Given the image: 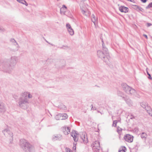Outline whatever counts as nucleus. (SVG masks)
<instances>
[{
	"mask_svg": "<svg viewBox=\"0 0 152 152\" xmlns=\"http://www.w3.org/2000/svg\"><path fill=\"white\" fill-rule=\"evenodd\" d=\"M5 107L4 104L2 103H0V112H4L5 111Z\"/></svg>",
	"mask_w": 152,
	"mask_h": 152,
	"instance_id": "obj_20",
	"label": "nucleus"
},
{
	"mask_svg": "<svg viewBox=\"0 0 152 152\" xmlns=\"http://www.w3.org/2000/svg\"><path fill=\"white\" fill-rule=\"evenodd\" d=\"M118 95L119 96L122 97L124 99H125L126 98L127 96L124 95L123 93L121 91H119L118 93Z\"/></svg>",
	"mask_w": 152,
	"mask_h": 152,
	"instance_id": "obj_21",
	"label": "nucleus"
},
{
	"mask_svg": "<svg viewBox=\"0 0 152 152\" xmlns=\"http://www.w3.org/2000/svg\"><path fill=\"white\" fill-rule=\"evenodd\" d=\"M59 65L60 66L63 67L65 66L66 64V62L64 60H61L59 61Z\"/></svg>",
	"mask_w": 152,
	"mask_h": 152,
	"instance_id": "obj_22",
	"label": "nucleus"
},
{
	"mask_svg": "<svg viewBox=\"0 0 152 152\" xmlns=\"http://www.w3.org/2000/svg\"><path fill=\"white\" fill-rule=\"evenodd\" d=\"M10 42L13 44L18 49L19 48V45L17 42L14 39H11L10 40Z\"/></svg>",
	"mask_w": 152,
	"mask_h": 152,
	"instance_id": "obj_19",
	"label": "nucleus"
},
{
	"mask_svg": "<svg viewBox=\"0 0 152 152\" xmlns=\"http://www.w3.org/2000/svg\"><path fill=\"white\" fill-rule=\"evenodd\" d=\"M20 3L25 5L26 6L28 5V4L25 0H21Z\"/></svg>",
	"mask_w": 152,
	"mask_h": 152,
	"instance_id": "obj_28",
	"label": "nucleus"
},
{
	"mask_svg": "<svg viewBox=\"0 0 152 152\" xmlns=\"http://www.w3.org/2000/svg\"><path fill=\"white\" fill-rule=\"evenodd\" d=\"M135 6L136 7V8L138 9L139 10H140L142 12H144V10L140 7L137 5H135Z\"/></svg>",
	"mask_w": 152,
	"mask_h": 152,
	"instance_id": "obj_30",
	"label": "nucleus"
},
{
	"mask_svg": "<svg viewBox=\"0 0 152 152\" xmlns=\"http://www.w3.org/2000/svg\"><path fill=\"white\" fill-rule=\"evenodd\" d=\"M80 138L83 140L84 143H86L88 142V140L86 134L85 132H83L80 135Z\"/></svg>",
	"mask_w": 152,
	"mask_h": 152,
	"instance_id": "obj_9",
	"label": "nucleus"
},
{
	"mask_svg": "<svg viewBox=\"0 0 152 152\" xmlns=\"http://www.w3.org/2000/svg\"><path fill=\"white\" fill-rule=\"evenodd\" d=\"M94 110V108H93V110Z\"/></svg>",
	"mask_w": 152,
	"mask_h": 152,
	"instance_id": "obj_47",
	"label": "nucleus"
},
{
	"mask_svg": "<svg viewBox=\"0 0 152 152\" xmlns=\"http://www.w3.org/2000/svg\"><path fill=\"white\" fill-rule=\"evenodd\" d=\"M46 42H47L48 43V42L47 41H46Z\"/></svg>",
	"mask_w": 152,
	"mask_h": 152,
	"instance_id": "obj_46",
	"label": "nucleus"
},
{
	"mask_svg": "<svg viewBox=\"0 0 152 152\" xmlns=\"http://www.w3.org/2000/svg\"><path fill=\"white\" fill-rule=\"evenodd\" d=\"M18 2L20 3L21 0H16Z\"/></svg>",
	"mask_w": 152,
	"mask_h": 152,
	"instance_id": "obj_45",
	"label": "nucleus"
},
{
	"mask_svg": "<svg viewBox=\"0 0 152 152\" xmlns=\"http://www.w3.org/2000/svg\"><path fill=\"white\" fill-rule=\"evenodd\" d=\"M124 139L126 141L131 143L133 142V137L129 134H127L125 135Z\"/></svg>",
	"mask_w": 152,
	"mask_h": 152,
	"instance_id": "obj_7",
	"label": "nucleus"
},
{
	"mask_svg": "<svg viewBox=\"0 0 152 152\" xmlns=\"http://www.w3.org/2000/svg\"><path fill=\"white\" fill-rule=\"evenodd\" d=\"M18 61V58L12 56L10 58V61L8 63L7 60H4L0 64L3 69H6V71L10 73L14 69Z\"/></svg>",
	"mask_w": 152,
	"mask_h": 152,
	"instance_id": "obj_1",
	"label": "nucleus"
},
{
	"mask_svg": "<svg viewBox=\"0 0 152 152\" xmlns=\"http://www.w3.org/2000/svg\"><path fill=\"white\" fill-rule=\"evenodd\" d=\"M29 99L32 97V95L28 92H24L21 93L20 97L19 99L18 106L21 108L25 109L27 107V104L29 103Z\"/></svg>",
	"mask_w": 152,
	"mask_h": 152,
	"instance_id": "obj_2",
	"label": "nucleus"
},
{
	"mask_svg": "<svg viewBox=\"0 0 152 152\" xmlns=\"http://www.w3.org/2000/svg\"><path fill=\"white\" fill-rule=\"evenodd\" d=\"M103 46V51L98 50L97 51V55L98 57L104 61H106L108 59L107 57L109 56V53L107 49Z\"/></svg>",
	"mask_w": 152,
	"mask_h": 152,
	"instance_id": "obj_4",
	"label": "nucleus"
},
{
	"mask_svg": "<svg viewBox=\"0 0 152 152\" xmlns=\"http://www.w3.org/2000/svg\"><path fill=\"white\" fill-rule=\"evenodd\" d=\"M67 10L66 7L64 5L62 6V7L60 9V13L61 14H64L65 13Z\"/></svg>",
	"mask_w": 152,
	"mask_h": 152,
	"instance_id": "obj_17",
	"label": "nucleus"
},
{
	"mask_svg": "<svg viewBox=\"0 0 152 152\" xmlns=\"http://www.w3.org/2000/svg\"><path fill=\"white\" fill-rule=\"evenodd\" d=\"M91 106H92V108H91V110H93V105L92 104L91 105Z\"/></svg>",
	"mask_w": 152,
	"mask_h": 152,
	"instance_id": "obj_44",
	"label": "nucleus"
},
{
	"mask_svg": "<svg viewBox=\"0 0 152 152\" xmlns=\"http://www.w3.org/2000/svg\"><path fill=\"white\" fill-rule=\"evenodd\" d=\"M5 31V29L4 28L0 27V32H4Z\"/></svg>",
	"mask_w": 152,
	"mask_h": 152,
	"instance_id": "obj_38",
	"label": "nucleus"
},
{
	"mask_svg": "<svg viewBox=\"0 0 152 152\" xmlns=\"http://www.w3.org/2000/svg\"><path fill=\"white\" fill-rule=\"evenodd\" d=\"M117 120H115L113 121L112 125L115 127L117 126Z\"/></svg>",
	"mask_w": 152,
	"mask_h": 152,
	"instance_id": "obj_34",
	"label": "nucleus"
},
{
	"mask_svg": "<svg viewBox=\"0 0 152 152\" xmlns=\"http://www.w3.org/2000/svg\"><path fill=\"white\" fill-rule=\"evenodd\" d=\"M3 132L5 136L9 139V142L12 143L13 142V134L8 129H6L3 131Z\"/></svg>",
	"mask_w": 152,
	"mask_h": 152,
	"instance_id": "obj_5",
	"label": "nucleus"
},
{
	"mask_svg": "<svg viewBox=\"0 0 152 152\" xmlns=\"http://www.w3.org/2000/svg\"><path fill=\"white\" fill-rule=\"evenodd\" d=\"M146 111L149 115L152 117V109L150 107L147 108Z\"/></svg>",
	"mask_w": 152,
	"mask_h": 152,
	"instance_id": "obj_25",
	"label": "nucleus"
},
{
	"mask_svg": "<svg viewBox=\"0 0 152 152\" xmlns=\"http://www.w3.org/2000/svg\"><path fill=\"white\" fill-rule=\"evenodd\" d=\"M140 136L142 139L145 140L147 137V135L146 133L142 132Z\"/></svg>",
	"mask_w": 152,
	"mask_h": 152,
	"instance_id": "obj_23",
	"label": "nucleus"
},
{
	"mask_svg": "<svg viewBox=\"0 0 152 152\" xmlns=\"http://www.w3.org/2000/svg\"><path fill=\"white\" fill-rule=\"evenodd\" d=\"M76 149V147L75 146H73V150H75Z\"/></svg>",
	"mask_w": 152,
	"mask_h": 152,
	"instance_id": "obj_43",
	"label": "nucleus"
},
{
	"mask_svg": "<svg viewBox=\"0 0 152 152\" xmlns=\"http://www.w3.org/2000/svg\"><path fill=\"white\" fill-rule=\"evenodd\" d=\"M61 114H59L58 115H57L55 117L56 119L57 120H61Z\"/></svg>",
	"mask_w": 152,
	"mask_h": 152,
	"instance_id": "obj_29",
	"label": "nucleus"
},
{
	"mask_svg": "<svg viewBox=\"0 0 152 152\" xmlns=\"http://www.w3.org/2000/svg\"><path fill=\"white\" fill-rule=\"evenodd\" d=\"M152 7V2L150 3L147 6L146 8V9H148L150 7Z\"/></svg>",
	"mask_w": 152,
	"mask_h": 152,
	"instance_id": "obj_35",
	"label": "nucleus"
},
{
	"mask_svg": "<svg viewBox=\"0 0 152 152\" xmlns=\"http://www.w3.org/2000/svg\"><path fill=\"white\" fill-rule=\"evenodd\" d=\"M135 93V90L133 88H131L130 90V91L129 92V94H134Z\"/></svg>",
	"mask_w": 152,
	"mask_h": 152,
	"instance_id": "obj_26",
	"label": "nucleus"
},
{
	"mask_svg": "<svg viewBox=\"0 0 152 152\" xmlns=\"http://www.w3.org/2000/svg\"><path fill=\"white\" fill-rule=\"evenodd\" d=\"M70 129L69 127H64L62 128V131L65 135H68L70 132Z\"/></svg>",
	"mask_w": 152,
	"mask_h": 152,
	"instance_id": "obj_13",
	"label": "nucleus"
},
{
	"mask_svg": "<svg viewBox=\"0 0 152 152\" xmlns=\"http://www.w3.org/2000/svg\"><path fill=\"white\" fill-rule=\"evenodd\" d=\"M126 103L129 107H131L133 106V103L131 100L126 97V98L125 99Z\"/></svg>",
	"mask_w": 152,
	"mask_h": 152,
	"instance_id": "obj_15",
	"label": "nucleus"
},
{
	"mask_svg": "<svg viewBox=\"0 0 152 152\" xmlns=\"http://www.w3.org/2000/svg\"><path fill=\"white\" fill-rule=\"evenodd\" d=\"M60 108L63 109L65 110L66 109V107L65 105L63 104H61L60 107Z\"/></svg>",
	"mask_w": 152,
	"mask_h": 152,
	"instance_id": "obj_36",
	"label": "nucleus"
},
{
	"mask_svg": "<svg viewBox=\"0 0 152 152\" xmlns=\"http://www.w3.org/2000/svg\"><path fill=\"white\" fill-rule=\"evenodd\" d=\"M61 120H64L68 118V115L66 114H61Z\"/></svg>",
	"mask_w": 152,
	"mask_h": 152,
	"instance_id": "obj_24",
	"label": "nucleus"
},
{
	"mask_svg": "<svg viewBox=\"0 0 152 152\" xmlns=\"http://www.w3.org/2000/svg\"><path fill=\"white\" fill-rule=\"evenodd\" d=\"M146 72H147V74L148 75V78L149 79H150L151 80L152 79V77L151 76V75L150 74L148 73V68H147L146 69Z\"/></svg>",
	"mask_w": 152,
	"mask_h": 152,
	"instance_id": "obj_33",
	"label": "nucleus"
},
{
	"mask_svg": "<svg viewBox=\"0 0 152 152\" xmlns=\"http://www.w3.org/2000/svg\"><path fill=\"white\" fill-rule=\"evenodd\" d=\"M20 145L25 152H34V147L24 139L20 140Z\"/></svg>",
	"mask_w": 152,
	"mask_h": 152,
	"instance_id": "obj_3",
	"label": "nucleus"
},
{
	"mask_svg": "<svg viewBox=\"0 0 152 152\" xmlns=\"http://www.w3.org/2000/svg\"><path fill=\"white\" fill-rule=\"evenodd\" d=\"M93 148L99 149L100 147V143L98 141H95L92 145Z\"/></svg>",
	"mask_w": 152,
	"mask_h": 152,
	"instance_id": "obj_12",
	"label": "nucleus"
},
{
	"mask_svg": "<svg viewBox=\"0 0 152 152\" xmlns=\"http://www.w3.org/2000/svg\"><path fill=\"white\" fill-rule=\"evenodd\" d=\"M119 10L121 12L125 13L129 11L128 8L122 6L119 7Z\"/></svg>",
	"mask_w": 152,
	"mask_h": 152,
	"instance_id": "obj_11",
	"label": "nucleus"
},
{
	"mask_svg": "<svg viewBox=\"0 0 152 152\" xmlns=\"http://www.w3.org/2000/svg\"><path fill=\"white\" fill-rule=\"evenodd\" d=\"M66 152H71V150L69 148H66Z\"/></svg>",
	"mask_w": 152,
	"mask_h": 152,
	"instance_id": "obj_39",
	"label": "nucleus"
},
{
	"mask_svg": "<svg viewBox=\"0 0 152 152\" xmlns=\"http://www.w3.org/2000/svg\"><path fill=\"white\" fill-rule=\"evenodd\" d=\"M66 26L67 30L72 28L70 25L69 23L67 24L66 25Z\"/></svg>",
	"mask_w": 152,
	"mask_h": 152,
	"instance_id": "obj_32",
	"label": "nucleus"
},
{
	"mask_svg": "<svg viewBox=\"0 0 152 152\" xmlns=\"http://www.w3.org/2000/svg\"><path fill=\"white\" fill-rule=\"evenodd\" d=\"M152 24L151 23H147V26L148 27H149L151 26Z\"/></svg>",
	"mask_w": 152,
	"mask_h": 152,
	"instance_id": "obj_40",
	"label": "nucleus"
},
{
	"mask_svg": "<svg viewBox=\"0 0 152 152\" xmlns=\"http://www.w3.org/2000/svg\"><path fill=\"white\" fill-rule=\"evenodd\" d=\"M62 139V135L60 134H57L54 136L53 138V140L54 141L56 140H60Z\"/></svg>",
	"mask_w": 152,
	"mask_h": 152,
	"instance_id": "obj_14",
	"label": "nucleus"
},
{
	"mask_svg": "<svg viewBox=\"0 0 152 152\" xmlns=\"http://www.w3.org/2000/svg\"><path fill=\"white\" fill-rule=\"evenodd\" d=\"M122 129L119 127H118L117 128V132L118 133V134H120L122 131Z\"/></svg>",
	"mask_w": 152,
	"mask_h": 152,
	"instance_id": "obj_31",
	"label": "nucleus"
},
{
	"mask_svg": "<svg viewBox=\"0 0 152 152\" xmlns=\"http://www.w3.org/2000/svg\"><path fill=\"white\" fill-rule=\"evenodd\" d=\"M141 0L142 2H143V3L147 1V0Z\"/></svg>",
	"mask_w": 152,
	"mask_h": 152,
	"instance_id": "obj_42",
	"label": "nucleus"
},
{
	"mask_svg": "<svg viewBox=\"0 0 152 152\" xmlns=\"http://www.w3.org/2000/svg\"><path fill=\"white\" fill-rule=\"evenodd\" d=\"M143 36H144L145 37V38L146 39H148V37H147V36L145 34H143Z\"/></svg>",
	"mask_w": 152,
	"mask_h": 152,
	"instance_id": "obj_41",
	"label": "nucleus"
},
{
	"mask_svg": "<svg viewBox=\"0 0 152 152\" xmlns=\"http://www.w3.org/2000/svg\"><path fill=\"white\" fill-rule=\"evenodd\" d=\"M68 31V32H69V34L71 35L72 36L74 34V31L72 29V28L70 29H69L67 30Z\"/></svg>",
	"mask_w": 152,
	"mask_h": 152,
	"instance_id": "obj_27",
	"label": "nucleus"
},
{
	"mask_svg": "<svg viewBox=\"0 0 152 152\" xmlns=\"http://www.w3.org/2000/svg\"><path fill=\"white\" fill-rule=\"evenodd\" d=\"M80 7L83 14L87 17L89 16L90 15V12L89 10L91 7H89L88 5H87V7H82L81 6Z\"/></svg>",
	"mask_w": 152,
	"mask_h": 152,
	"instance_id": "obj_6",
	"label": "nucleus"
},
{
	"mask_svg": "<svg viewBox=\"0 0 152 152\" xmlns=\"http://www.w3.org/2000/svg\"><path fill=\"white\" fill-rule=\"evenodd\" d=\"M126 148L124 147L122 150H119L118 152H125V150H126Z\"/></svg>",
	"mask_w": 152,
	"mask_h": 152,
	"instance_id": "obj_37",
	"label": "nucleus"
},
{
	"mask_svg": "<svg viewBox=\"0 0 152 152\" xmlns=\"http://www.w3.org/2000/svg\"><path fill=\"white\" fill-rule=\"evenodd\" d=\"M141 106H142L143 108L145 109L146 110L148 107H149L148 106L147 103L145 102H141L140 103Z\"/></svg>",
	"mask_w": 152,
	"mask_h": 152,
	"instance_id": "obj_18",
	"label": "nucleus"
},
{
	"mask_svg": "<svg viewBox=\"0 0 152 152\" xmlns=\"http://www.w3.org/2000/svg\"><path fill=\"white\" fill-rule=\"evenodd\" d=\"M71 136L73 137L74 140L77 142L78 140V134L77 131L75 130L72 131L71 133Z\"/></svg>",
	"mask_w": 152,
	"mask_h": 152,
	"instance_id": "obj_8",
	"label": "nucleus"
},
{
	"mask_svg": "<svg viewBox=\"0 0 152 152\" xmlns=\"http://www.w3.org/2000/svg\"><path fill=\"white\" fill-rule=\"evenodd\" d=\"M123 88L126 92L129 94V92L131 88L126 84H124L122 85Z\"/></svg>",
	"mask_w": 152,
	"mask_h": 152,
	"instance_id": "obj_10",
	"label": "nucleus"
},
{
	"mask_svg": "<svg viewBox=\"0 0 152 152\" xmlns=\"http://www.w3.org/2000/svg\"><path fill=\"white\" fill-rule=\"evenodd\" d=\"M91 19L92 22L94 23L95 26H96L98 19V18L96 17L93 14L91 16Z\"/></svg>",
	"mask_w": 152,
	"mask_h": 152,
	"instance_id": "obj_16",
	"label": "nucleus"
}]
</instances>
